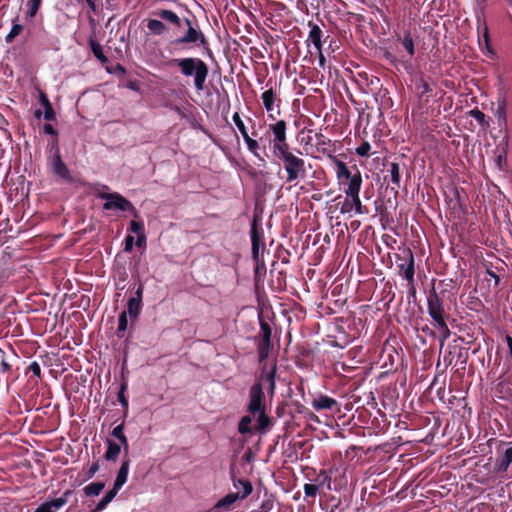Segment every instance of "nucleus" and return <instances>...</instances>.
Returning <instances> with one entry per match:
<instances>
[{"label": "nucleus", "instance_id": "nucleus-1", "mask_svg": "<svg viewBox=\"0 0 512 512\" xmlns=\"http://www.w3.org/2000/svg\"><path fill=\"white\" fill-rule=\"evenodd\" d=\"M153 14L175 27H181L183 23L186 25V32L182 36L174 39L172 41L173 45L203 47L209 50V42L204 33L200 30L196 20L189 18L181 19L175 12L168 9H157Z\"/></svg>", "mask_w": 512, "mask_h": 512}, {"label": "nucleus", "instance_id": "nucleus-2", "mask_svg": "<svg viewBox=\"0 0 512 512\" xmlns=\"http://www.w3.org/2000/svg\"><path fill=\"white\" fill-rule=\"evenodd\" d=\"M169 67H177L180 73L189 78L193 77L194 87L203 91L209 74L208 65L198 57L173 58L167 62Z\"/></svg>", "mask_w": 512, "mask_h": 512}, {"label": "nucleus", "instance_id": "nucleus-3", "mask_svg": "<svg viewBox=\"0 0 512 512\" xmlns=\"http://www.w3.org/2000/svg\"><path fill=\"white\" fill-rule=\"evenodd\" d=\"M427 311L433 320L434 327L437 329V338L439 339L442 347L444 342L451 335V331L446 322L449 315L445 311L443 300L434 288L431 289L427 296Z\"/></svg>", "mask_w": 512, "mask_h": 512}, {"label": "nucleus", "instance_id": "nucleus-4", "mask_svg": "<svg viewBox=\"0 0 512 512\" xmlns=\"http://www.w3.org/2000/svg\"><path fill=\"white\" fill-rule=\"evenodd\" d=\"M283 163V168L287 173L286 182L291 183L298 179H304L307 175L305 160L295 155L291 148L282 149L273 154Z\"/></svg>", "mask_w": 512, "mask_h": 512}, {"label": "nucleus", "instance_id": "nucleus-5", "mask_svg": "<svg viewBox=\"0 0 512 512\" xmlns=\"http://www.w3.org/2000/svg\"><path fill=\"white\" fill-rule=\"evenodd\" d=\"M265 136L268 138L272 153L275 154L289 146L287 138V123L285 120H275L267 125Z\"/></svg>", "mask_w": 512, "mask_h": 512}, {"label": "nucleus", "instance_id": "nucleus-6", "mask_svg": "<svg viewBox=\"0 0 512 512\" xmlns=\"http://www.w3.org/2000/svg\"><path fill=\"white\" fill-rule=\"evenodd\" d=\"M233 485L235 488H238V485L242 486V493H228L226 496H224L222 499L217 501L215 503V509H218L219 512L221 511H230L232 508V505L238 500V499H245L248 497L252 491L253 487L251 482L248 479H233Z\"/></svg>", "mask_w": 512, "mask_h": 512}, {"label": "nucleus", "instance_id": "nucleus-7", "mask_svg": "<svg viewBox=\"0 0 512 512\" xmlns=\"http://www.w3.org/2000/svg\"><path fill=\"white\" fill-rule=\"evenodd\" d=\"M260 333L256 337L257 352L259 362L265 361L273 347L271 342L272 329L270 324L264 320L262 315H259Z\"/></svg>", "mask_w": 512, "mask_h": 512}, {"label": "nucleus", "instance_id": "nucleus-8", "mask_svg": "<svg viewBox=\"0 0 512 512\" xmlns=\"http://www.w3.org/2000/svg\"><path fill=\"white\" fill-rule=\"evenodd\" d=\"M47 165L51 173L64 179V163L57 139H52L48 144Z\"/></svg>", "mask_w": 512, "mask_h": 512}, {"label": "nucleus", "instance_id": "nucleus-9", "mask_svg": "<svg viewBox=\"0 0 512 512\" xmlns=\"http://www.w3.org/2000/svg\"><path fill=\"white\" fill-rule=\"evenodd\" d=\"M98 196L107 201L103 205L104 210L118 209L120 211H132L137 217V211L133 204L119 193H99Z\"/></svg>", "mask_w": 512, "mask_h": 512}, {"label": "nucleus", "instance_id": "nucleus-10", "mask_svg": "<svg viewBox=\"0 0 512 512\" xmlns=\"http://www.w3.org/2000/svg\"><path fill=\"white\" fill-rule=\"evenodd\" d=\"M250 237L252 258L256 263H258L260 247H264V233L261 227V218L257 215H254L252 219Z\"/></svg>", "mask_w": 512, "mask_h": 512}, {"label": "nucleus", "instance_id": "nucleus-11", "mask_svg": "<svg viewBox=\"0 0 512 512\" xmlns=\"http://www.w3.org/2000/svg\"><path fill=\"white\" fill-rule=\"evenodd\" d=\"M266 410L265 395L261 383H254L249 390V403L247 411L256 415L259 411Z\"/></svg>", "mask_w": 512, "mask_h": 512}, {"label": "nucleus", "instance_id": "nucleus-12", "mask_svg": "<svg viewBox=\"0 0 512 512\" xmlns=\"http://www.w3.org/2000/svg\"><path fill=\"white\" fill-rule=\"evenodd\" d=\"M261 99L265 110L267 111L268 120L275 121L281 114L280 103L281 99H277L275 91L271 88L264 91Z\"/></svg>", "mask_w": 512, "mask_h": 512}, {"label": "nucleus", "instance_id": "nucleus-13", "mask_svg": "<svg viewBox=\"0 0 512 512\" xmlns=\"http://www.w3.org/2000/svg\"><path fill=\"white\" fill-rule=\"evenodd\" d=\"M404 260L405 263L399 264V272L400 274L410 283L414 282V274H415V259L414 254L411 249L407 248L404 250Z\"/></svg>", "mask_w": 512, "mask_h": 512}, {"label": "nucleus", "instance_id": "nucleus-14", "mask_svg": "<svg viewBox=\"0 0 512 512\" xmlns=\"http://www.w3.org/2000/svg\"><path fill=\"white\" fill-rule=\"evenodd\" d=\"M507 107L508 102L505 97L498 98L497 108L495 111V116L497 118L498 125L505 132V140L508 141V119H507Z\"/></svg>", "mask_w": 512, "mask_h": 512}, {"label": "nucleus", "instance_id": "nucleus-15", "mask_svg": "<svg viewBox=\"0 0 512 512\" xmlns=\"http://www.w3.org/2000/svg\"><path fill=\"white\" fill-rule=\"evenodd\" d=\"M311 405L316 411L340 410L339 404L334 398L322 394L314 398Z\"/></svg>", "mask_w": 512, "mask_h": 512}, {"label": "nucleus", "instance_id": "nucleus-16", "mask_svg": "<svg viewBox=\"0 0 512 512\" xmlns=\"http://www.w3.org/2000/svg\"><path fill=\"white\" fill-rule=\"evenodd\" d=\"M511 464H512V446L505 449L504 452L499 454V456L496 458L495 464H494V471L496 473H505V472H507V470Z\"/></svg>", "mask_w": 512, "mask_h": 512}, {"label": "nucleus", "instance_id": "nucleus-17", "mask_svg": "<svg viewBox=\"0 0 512 512\" xmlns=\"http://www.w3.org/2000/svg\"><path fill=\"white\" fill-rule=\"evenodd\" d=\"M355 171L354 174L347 179V187L344 189L346 195H352L355 193H360L361 185H362V176L361 172L357 168L356 165L352 167Z\"/></svg>", "mask_w": 512, "mask_h": 512}, {"label": "nucleus", "instance_id": "nucleus-18", "mask_svg": "<svg viewBox=\"0 0 512 512\" xmlns=\"http://www.w3.org/2000/svg\"><path fill=\"white\" fill-rule=\"evenodd\" d=\"M308 27L310 28L309 35L307 41H311L314 45L316 52H321L322 50V29L313 21L308 22Z\"/></svg>", "mask_w": 512, "mask_h": 512}, {"label": "nucleus", "instance_id": "nucleus-19", "mask_svg": "<svg viewBox=\"0 0 512 512\" xmlns=\"http://www.w3.org/2000/svg\"><path fill=\"white\" fill-rule=\"evenodd\" d=\"M266 410L259 411L256 415H258L256 419L255 430L260 434H266L271 427L273 426V420L269 417Z\"/></svg>", "mask_w": 512, "mask_h": 512}, {"label": "nucleus", "instance_id": "nucleus-20", "mask_svg": "<svg viewBox=\"0 0 512 512\" xmlns=\"http://www.w3.org/2000/svg\"><path fill=\"white\" fill-rule=\"evenodd\" d=\"M64 505V498L59 497L40 504L34 512H57Z\"/></svg>", "mask_w": 512, "mask_h": 512}, {"label": "nucleus", "instance_id": "nucleus-21", "mask_svg": "<svg viewBox=\"0 0 512 512\" xmlns=\"http://www.w3.org/2000/svg\"><path fill=\"white\" fill-rule=\"evenodd\" d=\"M129 465H130L129 459H124L122 461V464L117 473L116 480L114 482V484L116 485V488H121L126 483L127 478H128Z\"/></svg>", "mask_w": 512, "mask_h": 512}, {"label": "nucleus", "instance_id": "nucleus-22", "mask_svg": "<svg viewBox=\"0 0 512 512\" xmlns=\"http://www.w3.org/2000/svg\"><path fill=\"white\" fill-rule=\"evenodd\" d=\"M146 26L151 34L157 36H161L167 31L166 25L158 19H148Z\"/></svg>", "mask_w": 512, "mask_h": 512}, {"label": "nucleus", "instance_id": "nucleus-23", "mask_svg": "<svg viewBox=\"0 0 512 512\" xmlns=\"http://www.w3.org/2000/svg\"><path fill=\"white\" fill-rule=\"evenodd\" d=\"M334 163L336 166V176L339 180L350 178L354 173L351 169L343 162L334 158Z\"/></svg>", "mask_w": 512, "mask_h": 512}, {"label": "nucleus", "instance_id": "nucleus-24", "mask_svg": "<svg viewBox=\"0 0 512 512\" xmlns=\"http://www.w3.org/2000/svg\"><path fill=\"white\" fill-rule=\"evenodd\" d=\"M303 489L305 501L309 504H314L315 498L320 490L319 485H316V483H305Z\"/></svg>", "mask_w": 512, "mask_h": 512}, {"label": "nucleus", "instance_id": "nucleus-25", "mask_svg": "<svg viewBox=\"0 0 512 512\" xmlns=\"http://www.w3.org/2000/svg\"><path fill=\"white\" fill-rule=\"evenodd\" d=\"M107 443L108 448L107 451L105 452L104 457L107 461H115L121 452V445L111 440H108Z\"/></svg>", "mask_w": 512, "mask_h": 512}, {"label": "nucleus", "instance_id": "nucleus-26", "mask_svg": "<svg viewBox=\"0 0 512 512\" xmlns=\"http://www.w3.org/2000/svg\"><path fill=\"white\" fill-rule=\"evenodd\" d=\"M243 140L247 145L248 151L250 153H252L255 157L259 158L261 161H264V159L262 157H260V154H259V149H260L259 142L256 139H253L252 137H250L249 134H246L245 136H243Z\"/></svg>", "mask_w": 512, "mask_h": 512}, {"label": "nucleus", "instance_id": "nucleus-27", "mask_svg": "<svg viewBox=\"0 0 512 512\" xmlns=\"http://www.w3.org/2000/svg\"><path fill=\"white\" fill-rule=\"evenodd\" d=\"M143 303L140 301L134 300L130 298L127 303V314L130 315L132 320H135L138 318L141 310H142Z\"/></svg>", "mask_w": 512, "mask_h": 512}, {"label": "nucleus", "instance_id": "nucleus-28", "mask_svg": "<svg viewBox=\"0 0 512 512\" xmlns=\"http://www.w3.org/2000/svg\"><path fill=\"white\" fill-rule=\"evenodd\" d=\"M388 172L390 181L394 185L392 189H398L400 187V165L396 162L391 163Z\"/></svg>", "mask_w": 512, "mask_h": 512}, {"label": "nucleus", "instance_id": "nucleus-29", "mask_svg": "<svg viewBox=\"0 0 512 512\" xmlns=\"http://www.w3.org/2000/svg\"><path fill=\"white\" fill-rule=\"evenodd\" d=\"M400 40L402 46L405 48V50L408 52L410 57H413L415 54V46H414V40L410 34V32H405L403 37H398Z\"/></svg>", "mask_w": 512, "mask_h": 512}, {"label": "nucleus", "instance_id": "nucleus-30", "mask_svg": "<svg viewBox=\"0 0 512 512\" xmlns=\"http://www.w3.org/2000/svg\"><path fill=\"white\" fill-rule=\"evenodd\" d=\"M89 44H90V48L93 52V55L101 62V63H107L108 62V58L106 57V55L104 54L103 52V48L102 46L96 42L95 40L93 39H90L89 41Z\"/></svg>", "mask_w": 512, "mask_h": 512}, {"label": "nucleus", "instance_id": "nucleus-31", "mask_svg": "<svg viewBox=\"0 0 512 512\" xmlns=\"http://www.w3.org/2000/svg\"><path fill=\"white\" fill-rule=\"evenodd\" d=\"M311 480L314 481L316 485H319V489L322 488L323 486H326L328 490H331V476L328 475L326 470H320L317 477Z\"/></svg>", "mask_w": 512, "mask_h": 512}, {"label": "nucleus", "instance_id": "nucleus-32", "mask_svg": "<svg viewBox=\"0 0 512 512\" xmlns=\"http://www.w3.org/2000/svg\"><path fill=\"white\" fill-rule=\"evenodd\" d=\"M275 374H276V366L274 365L269 371H266L265 368L262 371L261 379L265 380L269 384V389L271 393H274L275 390Z\"/></svg>", "mask_w": 512, "mask_h": 512}, {"label": "nucleus", "instance_id": "nucleus-33", "mask_svg": "<svg viewBox=\"0 0 512 512\" xmlns=\"http://www.w3.org/2000/svg\"><path fill=\"white\" fill-rule=\"evenodd\" d=\"M104 487V482H92L84 487V492L87 496H98Z\"/></svg>", "mask_w": 512, "mask_h": 512}, {"label": "nucleus", "instance_id": "nucleus-34", "mask_svg": "<svg viewBox=\"0 0 512 512\" xmlns=\"http://www.w3.org/2000/svg\"><path fill=\"white\" fill-rule=\"evenodd\" d=\"M251 422L252 418L250 415L243 416L238 423V432L242 435L251 434L253 431L251 427Z\"/></svg>", "mask_w": 512, "mask_h": 512}, {"label": "nucleus", "instance_id": "nucleus-35", "mask_svg": "<svg viewBox=\"0 0 512 512\" xmlns=\"http://www.w3.org/2000/svg\"><path fill=\"white\" fill-rule=\"evenodd\" d=\"M127 327H128L127 312L122 311L119 314L118 328H117V332H116V334L119 338H122L124 336L125 331L127 330Z\"/></svg>", "mask_w": 512, "mask_h": 512}, {"label": "nucleus", "instance_id": "nucleus-36", "mask_svg": "<svg viewBox=\"0 0 512 512\" xmlns=\"http://www.w3.org/2000/svg\"><path fill=\"white\" fill-rule=\"evenodd\" d=\"M347 197L351 198L353 208L355 209L357 214H367L368 213V208L365 205H362L359 193L347 195Z\"/></svg>", "mask_w": 512, "mask_h": 512}, {"label": "nucleus", "instance_id": "nucleus-37", "mask_svg": "<svg viewBox=\"0 0 512 512\" xmlns=\"http://www.w3.org/2000/svg\"><path fill=\"white\" fill-rule=\"evenodd\" d=\"M232 120L236 127L238 128L239 132L241 133L242 137L248 134V129L238 112H235L233 114Z\"/></svg>", "mask_w": 512, "mask_h": 512}, {"label": "nucleus", "instance_id": "nucleus-38", "mask_svg": "<svg viewBox=\"0 0 512 512\" xmlns=\"http://www.w3.org/2000/svg\"><path fill=\"white\" fill-rule=\"evenodd\" d=\"M126 389H127V383L123 382L121 384L120 389H119L118 394H117L118 401L120 402L122 407L125 408V409L128 408V399L125 396Z\"/></svg>", "mask_w": 512, "mask_h": 512}, {"label": "nucleus", "instance_id": "nucleus-39", "mask_svg": "<svg viewBox=\"0 0 512 512\" xmlns=\"http://www.w3.org/2000/svg\"><path fill=\"white\" fill-rule=\"evenodd\" d=\"M129 231L140 235L141 233H145V227L143 221L132 220L129 225Z\"/></svg>", "mask_w": 512, "mask_h": 512}, {"label": "nucleus", "instance_id": "nucleus-40", "mask_svg": "<svg viewBox=\"0 0 512 512\" xmlns=\"http://www.w3.org/2000/svg\"><path fill=\"white\" fill-rule=\"evenodd\" d=\"M470 116L473 117L477 122L478 124H480L481 126H484L487 124V121H486V115L480 111L479 109L475 108L473 110H471L469 112Z\"/></svg>", "mask_w": 512, "mask_h": 512}, {"label": "nucleus", "instance_id": "nucleus-41", "mask_svg": "<svg viewBox=\"0 0 512 512\" xmlns=\"http://www.w3.org/2000/svg\"><path fill=\"white\" fill-rule=\"evenodd\" d=\"M23 30V26L17 23H14L10 32L6 36V42H11L16 36H18Z\"/></svg>", "mask_w": 512, "mask_h": 512}, {"label": "nucleus", "instance_id": "nucleus-42", "mask_svg": "<svg viewBox=\"0 0 512 512\" xmlns=\"http://www.w3.org/2000/svg\"><path fill=\"white\" fill-rule=\"evenodd\" d=\"M371 145L369 142L364 141L359 147L356 148V154L360 157H367L370 154Z\"/></svg>", "mask_w": 512, "mask_h": 512}, {"label": "nucleus", "instance_id": "nucleus-43", "mask_svg": "<svg viewBox=\"0 0 512 512\" xmlns=\"http://www.w3.org/2000/svg\"><path fill=\"white\" fill-rule=\"evenodd\" d=\"M41 100L45 107L44 118L46 120H52L54 117V112H53L51 105L49 104V102L45 96H42Z\"/></svg>", "mask_w": 512, "mask_h": 512}, {"label": "nucleus", "instance_id": "nucleus-44", "mask_svg": "<svg viewBox=\"0 0 512 512\" xmlns=\"http://www.w3.org/2000/svg\"><path fill=\"white\" fill-rule=\"evenodd\" d=\"M315 143L317 146L325 147L331 143V140L323 135L321 132H316L315 135Z\"/></svg>", "mask_w": 512, "mask_h": 512}, {"label": "nucleus", "instance_id": "nucleus-45", "mask_svg": "<svg viewBox=\"0 0 512 512\" xmlns=\"http://www.w3.org/2000/svg\"><path fill=\"white\" fill-rule=\"evenodd\" d=\"M273 506H274V500L272 499V497H269L262 501V503L259 507V511L260 512H270L273 509Z\"/></svg>", "mask_w": 512, "mask_h": 512}, {"label": "nucleus", "instance_id": "nucleus-46", "mask_svg": "<svg viewBox=\"0 0 512 512\" xmlns=\"http://www.w3.org/2000/svg\"><path fill=\"white\" fill-rule=\"evenodd\" d=\"M42 0H29L28 1V6H29V15L31 17L35 16L39 7H40V4H41Z\"/></svg>", "mask_w": 512, "mask_h": 512}, {"label": "nucleus", "instance_id": "nucleus-47", "mask_svg": "<svg viewBox=\"0 0 512 512\" xmlns=\"http://www.w3.org/2000/svg\"><path fill=\"white\" fill-rule=\"evenodd\" d=\"M66 365L70 366L75 371H78L81 367L78 359L68 354H66Z\"/></svg>", "mask_w": 512, "mask_h": 512}, {"label": "nucleus", "instance_id": "nucleus-48", "mask_svg": "<svg viewBox=\"0 0 512 512\" xmlns=\"http://www.w3.org/2000/svg\"><path fill=\"white\" fill-rule=\"evenodd\" d=\"M27 372H30V373H32L33 376H35L36 378H39L40 373H41L40 365L36 361H33L28 366Z\"/></svg>", "mask_w": 512, "mask_h": 512}, {"label": "nucleus", "instance_id": "nucleus-49", "mask_svg": "<svg viewBox=\"0 0 512 512\" xmlns=\"http://www.w3.org/2000/svg\"><path fill=\"white\" fill-rule=\"evenodd\" d=\"M135 239L132 235H127L124 240V251L129 253L133 250Z\"/></svg>", "mask_w": 512, "mask_h": 512}, {"label": "nucleus", "instance_id": "nucleus-50", "mask_svg": "<svg viewBox=\"0 0 512 512\" xmlns=\"http://www.w3.org/2000/svg\"><path fill=\"white\" fill-rule=\"evenodd\" d=\"M120 489L121 488H116V485L114 484L113 488L109 490L103 498H105L108 501V503H110L115 498Z\"/></svg>", "mask_w": 512, "mask_h": 512}, {"label": "nucleus", "instance_id": "nucleus-51", "mask_svg": "<svg viewBox=\"0 0 512 512\" xmlns=\"http://www.w3.org/2000/svg\"><path fill=\"white\" fill-rule=\"evenodd\" d=\"M108 504H109L108 501L105 498H102L96 504V506L93 509H91V512H101L107 507Z\"/></svg>", "mask_w": 512, "mask_h": 512}, {"label": "nucleus", "instance_id": "nucleus-52", "mask_svg": "<svg viewBox=\"0 0 512 512\" xmlns=\"http://www.w3.org/2000/svg\"><path fill=\"white\" fill-rule=\"evenodd\" d=\"M353 209L352 200L346 199L340 208L342 214L350 213Z\"/></svg>", "mask_w": 512, "mask_h": 512}, {"label": "nucleus", "instance_id": "nucleus-53", "mask_svg": "<svg viewBox=\"0 0 512 512\" xmlns=\"http://www.w3.org/2000/svg\"><path fill=\"white\" fill-rule=\"evenodd\" d=\"M112 435L117 439L124 436V423H121L118 426H116L112 431Z\"/></svg>", "mask_w": 512, "mask_h": 512}, {"label": "nucleus", "instance_id": "nucleus-54", "mask_svg": "<svg viewBox=\"0 0 512 512\" xmlns=\"http://www.w3.org/2000/svg\"><path fill=\"white\" fill-rule=\"evenodd\" d=\"M482 27V30H483V37H484V40L486 43L489 42V32H488V27L486 25L485 22L483 23H480V19H478V31H480Z\"/></svg>", "mask_w": 512, "mask_h": 512}, {"label": "nucleus", "instance_id": "nucleus-55", "mask_svg": "<svg viewBox=\"0 0 512 512\" xmlns=\"http://www.w3.org/2000/svg\"><path fill=\"white\" fill-rule=\"evenodd\" d=\"M143 291H144L143 285L139 284V286L137 287V289L135 291V295L131 298L134 300L140 301L142 303Z\"/></svg>", "mask_w": 512, "mask_h": 512}, {"label": "nucleus", "instance_id": "nucleus-56", "mask_svg": "<svg viewBox=\"0 0 512 512\" xmlns=\"http://www.w3.org/2000/svg\"><path fill=\"white\" fill-rule=\"evenodd\" d=\"M135 244L138 246V247H142L146 244V235L145 233H141L140 235H138V238H137V241L135 242Z\"/></svg>", "mask_w": 512, "mask_h": 512}, {"label": "nucleus", "instance_id": "nucleus-57", "mask_svg": "<svg viewBox=\"0 0 512 512\" xmlns=\"http://www.w3.org/2000/svg\"><path fill=\"white\" fill-rule=\"evenodd\" d=\"M43 131H44V133L52 135V136L56 135V131L54 130V128L51 124H45L43 126Z\"/></svg>", "mask_w": 512, "mask_h": 512}, {"label": "nucleus", "instance_id": "nucleus-58", "mask_svg": "<svg viewBox=\"0 0 512 512\" xmlns=\"http://www.w3.org/2000/svg\"><path fill=\"white\" fill-rule=\"evenodd\" d=\"M487 274L495 280V285H498L500 282V277L494 271L488 269Z\"/></svg>", "mask_w": 512, "mask_h": 512}, {"label": "nucleus", "instance_id": "nucleus-59", "mask_svg": "<svg viewBox=\"0 0 512 512\" xmlns=\"http://www.w3.org/2000/svg\"><path fill=\"white\" fill-rule=\"evenodd\" d=\"M422 331L429 336L437 337V332L429 328L427 325L422 328Z\"/></svg>", "mask_w": 512, "mask_h": 512}, {"label": "nucleus", "instance_id": "nucleus-60", "mask_svg": "<svg viewBox=\"0 0 512 512\" xmlns=\"http://www.w3.org/2000/svg\"><path fill=\"white\" fill-rule=\"evenodd\" d=\"M118 440L120 441V443L123 446L124 450L127 451L128 447H129L127 437L124 435V436L120 437Z\"/></svg>", "mask_w": 512, "mask_h": 512}, {"label": "nucleus", "instance_id": "nucleus-61", "mask_svg": "<svg viewBox=\"0 0 512 512\" xmlns=\"http://www.w3.org/2000/svg\"><path fill=\"white\" fill-rule=\"evenodd\" d=\"M505 340H506L507 346L509 348V355L512 358V337L510 335H507Z\"/></svg>", "mask_w": 512, "mask_h": 512}, {"label": "nucleus", "instance_id": "nucleus-62", "mask_svg": "<svg viewBox=\"0 0 512 512\" xmlns=\"http://www.w3.org/2000/svg\"><path fill=\"white\" fill-rule=\"evenodd\" d=\"M431 91H432V89H431L430 85L427 82H423L422 83V94H426Z\"/></svg>", "mask_w": 512, "mask_h": 512}, {"label": "nucleus", "instance_id": "nucleus-63", "mask_svg": "<svg viewBox=\"0 0 512 512\" xmlns=\"http://www.w3.org/2000/svg\"><path fill=\"white\" fill-rule=\"evenodd\" d=\"M85 2L93 11L97 10L96 0H85Z\"/></svg>", "mask_w": 512, "mask_h": 512}, {"label": "nucleus", "instance_id": "nucleus-64", "mask_svg": "<svg viewBox=\"0 0 512 512\" xmlns=\"http://www.w3.org/2000/svg\"><path fill=\"white\" fill-rule=\"evenodd\" d=\"M317 53L319 55V64H320V66L323 67L325 62H326L325 57H324L322 51L321 52H317Z\"/></svg>", "mask_w": 512, "mask_h": 512}]
</instances>
